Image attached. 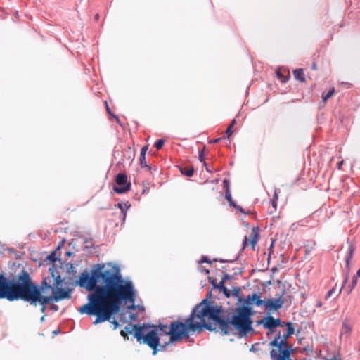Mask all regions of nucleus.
Masks as SVG:
<instances>
[{"instance_id": "nucleus-1", "label": "nucleus", "mask_w": 360, "mask_h": 360, "mask_svg": "<svg viewBox=\"0 0 360 360\" xmlns=\"http://www.w3.org/2000/svg\"><path fill=\"white\" fill-rule=\"evenodd\" d=\"M79 284L88 291V302L78 309V311L89 316L95 315L94 325L109 321L112 315L117 312L122 302L134 303L136 291L131 281L123 279L118 268L109 266H98L91 274L82 273Z\"/></svg>"}, {"instance_id": "nucleus-2", "label": "nucleus", "mask_w": 360, "mask_h": 360, "mask_svg": "<svg viewBox=\"0 0 360 360\" xmlns=\"http://www.w3.org/2000/svg\"><path fill=\"white\" fill-rule=\"evenodd\" d=\"M206 314H210L212 318L217 316V313L209 311L204 303L200 302L195 306L184 322L176 321L171 323L169 327L165 330V335H169V343L188 338L190 332L202 329L205 327L204 319Z\"/></svg>"}, {"instance_id": "nucleus-3", "label": "nucleus", "mask_w": 360, "mask_h": 360, "mask_svg": "<svg viewBox=\"0 0 360 360\" xmlns=\"http://www.w3.org/2000/svg\"><path fill=\"white\" fill-rule=\"evenodd\" d=\"M261 323L264 328L272 330L276 327L287 326L286 332L281 333L278 331L275 338L271 342L270 345L275 347L271 351V360H291L290 354L292 352L291 346L287 343V339L294 333V328L290 322H281L280 319H274L271 316L264 317Z\"/></svg>"}, {"instance_id": "nucleus-4", "label": "nucleus", "mask_w": 360, "mask_h": 360, "mask_svg": "<svg viewBox=\"0 0 360 360\" xmlns=\"http://www.w3.org/2000/svg\"><path fill=\"white\" fill-rule=\"evenodd\" d=\"M31 278L29 274L22 271L16 281L8 280L0 274V299L6 298L9 301L21 300L26 297L27 285Z\"/></svg>"}, {"instance_id": "nucleus-5", "label": "nucleus", "mask_w": 360, "mask_h": 360, "mask_svg": "<svg viewBox=\"0 0 360 360\" xmlns=\"http://www.w3.org/2000/svg\"><path fill=\"white\" fill-rule=\"evenodd\" d=\"M167 326H139L134 333V337L141 343L148 345L152 349L153 354H156L160 346L162 349H165V345H160V336L162 333H165Z\"/></svg>"}, {"instance_id": "nucleus-6", "label": "nucleus", "mask_w": 360, "mask_h": 360, "mask_svg": "<svg viewBox=\"0 0 360 360\" xmlns=\"http://www.w3.org/2000/svg\"><path fill=\"white\" fill-rule=\"evenodd\" d=\"M251 314L252 311L250 308L241 307L236 309L232 316L231 323L241 337L245 336L250 331L252 330Z\"/></svg>"}, {"instance_id": "nucleus-7", "label": "nucleus", "mask_w": 360, "mask_h": 360, "mask_svg": "<svg viewBox=\"0 0 360 360\" xmlns=\"http://www.w3.org/2000/svg\"><path fill=\"white\" fill-rule=\"evenodd\" d=\"M201 303H204L205 306L209 309V311H213L217 313L216 317H212L210 314H206L205 316V328L210 329V326L207 325V321L212 320L218 325L219 329L221 330V334L223 335H229L232 332V324L231 323V321H225L220 318V314L222 311L221 307H214L211 306L206 300H203Z\"/></svg>"}, {"instance_id": "nucleus-8", "label": "nucleus", "mask_w": 360, "mask_h": 360, "mask_svg": "<svg viewBox=\"0 0 360 360\" xmlns=\"http://www.w3.org/2000/svg\"><path fill=\"white\" fill-rule=\"evenodd\" d=\"M27 288V292H26L25 294L27 297H22L21 300L34 306L39 302L41 305V311L44 312L46 304L52 301V297L42 296L41 289L38 285L34 284L31 280Z\"/></svg>"}, {"instance_id": "nucleus-9", "label": "nucleus", "mask_w": 360, "mask_h": 360, "mask_svg": "<svg viewBox=\"0 0 360 360\" xmlns=\"http://www.w3.org/2000/svg\"><path fill=\"white\" fill-rule=\"evenodd\" d=\"M51 276L53 278V285L54 288L53 289V295H52V300H55L56 302L69 299L71 297V290L62 288V285L63 283V280L61 278L58 272L55 271L54 266L49 269Z\"/></svg>"}, {"instance_id": "nucleus-10", "label": "nucleus", "mask_w": 360, "mask_h": 360, "mask_svg": "<svg viewBox=\"0 0 360 360\" xmlns=\"http://www.w3.org/2000/svg\"><path fill=\"white\" fill-rule=\"evenodd\" d=\"M115 182L117 186H114L113 190L116 193L122 194L128 192L131 188V183L128 181L127 176L124 173L117 174Z\"/></svg>"}, {"instance_id": "nucleus-11", "label": "nucleus", "mask_w": 360, "mask_h": 360, "mask_svg": "<svg viewBox=\"0 0 360 360\" xmlns=\"http://www.w3.org/2000/svg\"><path fill=\"white\" fill-rule=\"evenodd\" d=\"M283 303L284 300L282 295H279L277 297L264 300V309L269 311L277 310L282 307Z\"/></svg>"}, {"instance_id": "nucleus-12", "label": "nucleus", "mask_w": 360, "mask_h": 360, "mask_svg": "<svg viewBox=\"0 0 360 360\" xmlns=\"http://www.w3.org/2000/svg\"><path fill=\"white\" fill-rule=\"evenodd\" d=\"M259 239V230L257 227H253L252 229L250 238V239L248 238L247 236H245L243 240V248L247 247L248 245H250L252 248V249H255V247L257 243V240Z\"/></svg>"}, {"instance_id": "nucleus-13", "label": "nucleus", "mask_w": 360, "mask_h": 360, "mask_svg": "<svg viewBox=\"0 0 360 360\" xmlns=\"http://www.w3.org/2000/svg\"><path fill=\"white\" fill-rule=\"evenodd\" d=\"M352 330V326L348 320H344L342 323V327L340 333V338L342 339L344 336L347 338Z\"/></svg>"}, {"instance_id": "nucleus-14", "label": "nucleus", "mask_w": 360, "mask_h": 360, "mask_svg": "<svg viewBox=\"0 0 360 360\" xmlns=\"http://www.w3.org/2000/svg\"><path fill=\"white\" fill-rule=\"evenodd\" d=\"M245 302L248 304H255L259 307L264 305V300H261L260 297L257 294L253 293L248 295Z\"/></svg>"}, {"instance_id": "nucleus-15", "label": "nucleus", "mask_w": 360, "mask_h": 360, "mask_svg": "<svg viewBox=\"0 0 360 360\" xmlns=\"http://www.w3.org/2000/svg\"><path fill=\"white\" fill-rule=\"evenodd\" d=\"M354 250H355L354 245L352 243H349L347 255L346 259H345L346 267L348 269V270L349 269V262L353 257Z\"/></svg>"}, {"instance_id": "nucleus-16", "label": "nucleus", "mask_w": 360, "mask_h": 360, "mask_svg": "<svg viewBox=\"0 0 360 360\" xmlns=\"http://www.w3.org/2000/svg\"><path fill=\"white\" fill-rule=\"evenodd\" d=\"M358 277H360V268L356 271V275L353 276L352 282L347 288V294L351 293L352 291L354 290V288L356 287V285L357 284Z\"/></svg>"}, {"instance_id": "nucleus-17", "label": "nucleus", "mask_w": 360, "mask_h": 360, "mask_svg": "<svg viewBox=\"0 0 360 360\" xmlns=\"http://www.w3.org/2000/svg\"><path fill=\"white\" fill-rule=\"evenodd\" d=\"M117 207L121 210V212L123 214V219H125L127 212L130 207V205L128 202H120L117 204Z\"/></svg>"}, {"instance_id": "nucleus-18", "label": "nucleus", "mask_w": 360, "mask_h": 360, "mask_svg": "<svg viewBox=\"0 0 360 360\" xmlns=\"http://www.w3.org/2000/svg\"><path fill=\"white\" fill-rule=\"evenodd\" d=\"M293 75H294L295 78L297 80H299L300 82H304L305 81V78H304V75L302 69H296V70H295L293 71Z\"/></svg>"}, {"instance_id": "nucleus-19", "label": "nucleus", "mask_w": 360, "mask_h": 360, "mask_svg": "<svg viewBox=\"0 0 360 360\" xmlns=\"http://www.w3.org/2000/svg\"><path fill=\"white\" fill-rule=\"evenodd\" d=\"M139 326H137L136 325H128L127 326H125L124 328V330L129 333V334H132V333L134 331V333L136 332V328H139Z\"/></svg>"}, {"instance_id": "nucleus-20", "label": "nucleus", "mask_w": 360, "mask_h": 360, "mask_svg": "<svg viewBox=\"0 0 360 360\" xmlns=\"http://www.w3.org/2000/svg\"><path fill=\"white\" fill-rule=\"evenodd\" d=\"M334 93H335V89H331L330 90H329V91L327 94H323L322 95L323 102L326 103L327 101V100L329 99L334 94Z\"/></svg>"}, {"instance_id": "nucleus-21", "label": "nucleus", "mask_w": 360, "mask_h": 360, "mask_svg": "<svg viewBox=\"0 0 360 360\" xmlns=\"http://www.w3.org/2000/svg\"><path fill=\"white\" fill-rule=\"evenodd\" d=\"M235 123H236V120L233 119L231 121V123L230 124V125L228 127V128L226 129V130L225 131V133H226V134L228 138L232 134V127H233Z\"/></svg>"}, {"instance_id": "nucleus-22", "label": "nucleus", "mask_w": 360, "mask_h": 360, "mask_svg": "<svg viewBox=\"0 0 360 360\" xmlns=\"http://www.w3.org/2000/svg\"><path fill=\"white\" fill-rule=\"evenodd\" d=\"M181 173L188 177H191L193 175L194 170L193 169H186L184 170H181Z\"/></svg>"}, {"instance_id": "nucleus-23", "label": "nucleus", "mask_w": 360, "mask_h": 360, "mask_svg": "<svg viewBox=\"0 0 360 360\" xmlns=\"http://www.w3.org/2000/svg\"><path fill=\"white\" fill-rule=\"evenodd\" d=\"M140 165L141 167H148L146 160V155H140Z\"/></svg>"}, {"instance_id": "nucleus-24", "label": "nucleus", "mask_w": 360, "mask_h": 360, "mask_svg": "<svg viewBox=\"0 0 360 360\" xmlns=\"http://www.w3.org/2000/svg\"><path fill=\"white\" fill-rule=\"evenodd\" d=\"M164 143L165 141L163 139H159L155 142V146L158 150H160L162 148Z\"/></svg>"}, {"instance_id": "nucleus-25", "label": "nucleus", "mask_w": 360, "mask_h": 360, "mask_svg": "<svg viewBox=\"0 0 360 360\" xmlns=\"http://www.w3.org/2000/svg\"><path fill=\"white\" fill-rule=\"evenodd\" d=\"M225 198L229 202V203H232L233 200H232L231 195V193H230V191L229 188L226 191Z\"/></svg>"}, {"instance_id": "nucleus-26", "label": "nucleus", "mask_w": 360, "mask_h": 360, "mask_svg": "<svg viewBox=\"0 0 360 360\" xmlns=\"http://www.w3.org/2000/svg\"><path fill=\"white\" fill-rule=\"evenodd\" d=\"M49 278H45L41 283V287L44 288H51V285L48 283Z\"/></svg>"}, {"instance_id": "nucleus-27", "label": "nucleus", "mask_w": 360, "mask_h": 360, "mask_svg": "<svg viewBox=\"0 0 360 360\" xmlns=\"http://www.w3.org/2000/svg\"><path fill=\"white\" fill-rule=\"evenodd\" d=\"M214 288L219 289L220 291H221L223 289H225L226 286L224 285V279H221L218 285H214Z\"/></svg>"}, {"instance_id": "nucleus-28", "label": "nucleus", "mask_w": 360, "mask_h": 360, "mask_svg": "<svg viewBox=\"0 0 360 360\" xmlns=\"http://www.w3.org/2000/svg\"><path fill=\"white\" fill-rule=\"evenodd\" d=\"M277 77L281 80L282 82H285L288 79L286 77H285L281 71L278 70L276 72Z\"/></svg>"}, {"instance_id": "nucleus-29", "label": "nucleus", "mask_w": 360, "mask_h": 360, "mask_svg": "<svg viewBox=\"0 0 360 360\" xmlns=\"http://www.w3.org/2000/svg\"><path fill=\"white\" fill-rule=\"evenodd\" d=\"M323 360H340V358L338 356L332 355L323 358Z\"/></svg>"}, {"instance_id": "nucleus-30", "label": "nucleus", "mask_w": 360, "mask_h": 360, "mask_svg": "<svg viewBox=\"0 0 360 360\" xmlns=\"http://www.w3.org/2000/svg\"><path fill=\"white\" fill-rule=\"evenodd\" d=\"M199 160L203 163L205 166H206V162L204 160V154L202 150L199 153Z\"/></svg>"}, {"instance_id": "nucleus-31", "label": "nucleus", "mask_w": 360, "mask_h": 360, "mask_svg": "<svg viewBox=\"0 0 360 360\" xmlns=\"http://www.w3.org/2000/svg\"><path fill=\"white\" fill-rule=\"evenodd\" d=\"M335 288H333L332 289H330L328 292L327 294L326 295V297H325V299L327 300L330 297H331V295H333V293L335 292Z\"/></svg>"}, {"instance_id": "nucleus-32", "label": "nucleus", "mask_w": 360, "mask_h": 360, "mask_svg": "<svg viewBox=\"0 0 360 360\" xmlns=\"http://www.w3.org/2000/svg\"><path fill=\"white\" fill-rule=\"evenodd\" d=\"M348 278H349V276L348 274L345 276L344 281H343V283L342 285V287L340 290V292H339V294L342 292V290L343 289V288L345 286L346 283H347L348 281Z\"/></svg>"}, {"instance_id": "nucleus-33", "label": "nucleus", "mask_w": 360, "mask_h": 360, "mask_svg": "<svg viewBox=\"0 0 360 360\" xmlns=\"http://www.w3.org/2000/svg\"><path fill=\"white\" fill-rule=\"evenodd\" d=\"M221 291L224 293L226 297H229L230 296V292H229V290L226 288V287L225 288V289H223Z\"/></svg>"}, {"instance_id": "nucleus-34", "label": "nucleus", "mask_w": 360, "mask_h": 360, "mask_svg": "<svg viewBox=\"0 0 360 360\" xmlns=\"http://www.w3.org/2000/svg\"><path fill=\"white\" fill-rule=\"evenodd\" d=\"M147 150H148L147 146L143 147L141 150L140 155H143H143H146Z\"/></svg>"}, {"instance_id": "nucleus-35", "label": "nucleus", "mask_w": 360, "mask_h": 360, "mask_svg": "<svg viewBox=\"0 0 360 360\" xmlns=\"http://www.w3.org/2000/svg\"><path fill=\"white\" fill-rule=\"evenodd\" d=\"M49 260H51L53 262L56 261V258H55V254L53 252H52L49 256Z\"/></svg>"}, {"instance_id": "nucleus-36", "label": "nucleus", "mask_w": 360, "mask_h": 360, "mask_svg": "<svg viewBox=\"0 0 360 360\" xmlns=\"http://www.w3.org/2000/svg\"><path fill=\"white\" fill-rule=\"evenodd\" d=\"M237 209L239 212H240L241 213H243V214H246V212L244 211V210L243 209V207L240 205H238L237 207L236 208Z\"/></svg>"}, {"instance_id": "nucleus-37", "label": "nucleus", "mask_w": 360, "mask_h": 360, "mask_svg": "<svg viewBox=\"0 0 360 360\" xmlns=\"http://www.w3.org/2000/svg\"><path fill=\"white\" fill-rule=\"evenodd\" d=\"M112 323L114 325V329H116L118 327V325H119L118 322L116 320H114L112 321Z\"/></svg>"}, {"instance_id": "nucleus-38", "label": "nucleus", "mask_w": 360, "mask_h": 360, "mask_svg": "<svg viewBox=\"0 0 360 360\" xmlns=\"http://www.w3.org/2000/svg\"><path fill=\"white\" fill-rule=\"evenodd\" d=\"M201 262L210 263V262L208 261V259H207V258L206 257H202V258L201 259Z\"/></svg>"}, {"instance_id": "nucleus-39", "label": "nucleus", "mask_w": 360, "mask_h": 360, "mask_svg": "<svg viewBox=\"0 0 360 360\" xmlns=\"http://www.w3.org/2000/svg\"><path fill=\"white\" fill-rule=\"evenodd\" d=\"M343 164V160L340 161L338 164V167L339 169H341V167H342V165Z\"/></svg>"}, {"instance_id": "nucleus-40", "label": "nucleus", "mask_w": 360, "mask_h": 360, "mask_svg": "<svg viewBox=\"0 0 360 360\" xmlns=\"http://www.w3.org/2000/svg\"><path fill=\"white\" fill-rule=\"evenodd\" d=\"M229 205H230V206H232V207H235V208H236V207H237V206H238V205H237L233 202V200L232 201V203H229Z\"/></svg>"}, {"instance_id": "nucleus-41", "label": "nucleus", "mask_w": 360, "mask_h": 360, "mask_svg": "<svg viewBox=\"0 0 360 360\" xmlns=\"http://www.w3.org/2000/svg\"><path fill=\"white\" fill-rule=\"evenodd\" d=\"M228 278H229V275L226 274L224 275V277L221 279H224V282H225L226 280H227Z\"/></svg>"}, {"instance_id": "nucleus-42", "label": "nucleus", "mask_w": 360, "mask_h": 360, "mask_svg": "<svg viewBox=\"0 0 360 360\" xmlns=\"http://www.w3.org/2000/svg\"><path fill=\"white\" fill-rule=\"evenodd\" d=\"M317 306H318L319 307H321L322 306V303H321V302H317Z\"/></svg>"}, {"instance_id": "nucleus-43", "label": "nucleus", "mask_w": 360, "mask_h": 360, "mask_svg": "<svg viewBox=\"0 0 360 360\" xmlns=\"http://www.w3.org/2000/svg\"><path fill=\"white\" fill-rule=\"evenodd\" d=\"M224 183L225 184H228V181H227L226 180H224Z\"/></svg>"}, {"instance_id": "nucleus-44", "label": "nucleus", "mask_w": 360, "mask_h": 360, "mask_svg": "<svg viewBox=\"0 0 360 360\" xmlns=\"http://www.w3.org/2000/svg\"><path fill=\"white\" fill-rule=\"evenodd\" d=\"M121 335H122V336H124V331H121Z\"/></svg>"}]
</instances>
